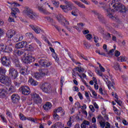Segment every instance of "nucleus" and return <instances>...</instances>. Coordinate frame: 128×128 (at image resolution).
<instances>
[{
	"mask_svg": "<svg viewBox=\"0 0 128 128\" xmlns=\"http://www.w3.org/2000/svg\"><path fill=\"white\" fill-rule=\"evenodd\" d=\"M24 14H26L29 18L34 20L38 18V14L34 12L32 9L28 6H25L24 10L23 11Z\"/></svg>",
	"mask_w": 128,
	"mask_h": 128,
	"instance_id": "nucleus-1",
	"label": "nucleus"
},
{
	"mask_svg": "<svg viewBox=\"0 0 128 128\" xmlns=\"http://www.w3.org/2000/svg\"><path fill=\"white\" fill-rule=\"evenodd\" d=\"M102 78L104 82H106L108 90H110L112 87L114 88V79L112 76L108 77V76H104L103 75Z\"/></svg>",
	"mask_w": 128,
	"mask_h": 128,
	"instance_id": "nucleus-2",
	"label": "nucleus"
},
{
	"mask_svg": "<svg viewBox=\"0 0 128 128\" xmlns=\"http://www.w3.org/2000/svg\"><path fill=\"white\" fill-rule=\"evenodd\" d=\"M40 88L45 94H50L52 92V85L50 83L44 82L40 86Z\"/></svg>",
	"mask_w": 128,
	"mask_h": 128,
	"instance_id": "nucleus-3",
	"label": "nucleus"
},
{
	"mask_svg": "<svg viewBox=\"0 0 128 128\" xmlns=\"http://www.w3.org/2000/svg\"><path fill=\"white\" fill-rule=\"evenodd\" d=\"M0 82L4 84L6 86H7V84L10 85V82H12V80L8 76L0 75Z\"/></svg>",
	"mask_w": 128,
	"mask_h": 128,
	"instance_id": "nucleus-4",
	"label": "nucleus"
},
{
	"mask_svg": "<svg viewBox=\"0 0 128 128\" xmlns=\"http://www.w3.org/2000/svg\"><path fill=\"white\" fill-rule=\"evenodd\" d=\"M0 60L2 64L4 66L8 67L10 66V58L6 56H3L1 57Z\"/></svg>",
	"mask_w": 128,
	"mask_h": 128,
	"instance_id": "nucleus-5",
	"label": "nucleus"
},
{
	"mask_svg": "<svg viewBox=\"0 0 128 128\" xmlns=\"http://www.w3.org/2000/svg\"><path fill=\"white\" fill-rule=\"evenodd\" d=\"M65 4H66V6H64V5L60 6V8H62L63 10H72L73 4L72 2H68V1H66Z\"/></svg>",
	"mask_w": 128,
	"mask_h": 128,
	"instance_id": "nucleus-6",
	"label": "nucleus"
},
{
	"mask_svg": "<svg viewBox=\"0 0 128 128\" xmlns=\"http://www.w3.org/2000/svg\"><path fill=\"white\" fill-rule=\"evenodd\" d=\"M35 60L36 58L31 56L26 55V56L22 58V62H24V64H30V62H33Z\"/></svg>",
	"mask_w": 128,
	"mask_h": 128,
	"instance_id": "nucleus-7",
	"label": "nucleus"
},
{
	"mask_svg": "<svg viewBox=\"0 0 128 128\" xmlns=\"http://www.w3.org/2000/svg\"><path fill=\"white\" fill-rule=\"evenodd\" d=\"M48 74V72L46 69H43L41 72H36L34 74V76L36 78H44L46 74Z\"/></svg>",
	"mask_w": 128,
	"mask_h": 128,
	"instance_id": "nucleus-8",
	"label": "nucleus"
},
{
	"mask_svg": "<svg viewBox=\"0 0 128 128\" xmlns=\"http://www.w3.org/2000/svg\"><path fill=\"white\" fill-rule=\"evenodd\" d=\"M9 74L12 78L14 80L18 78V70L14 69V68H11L9 69Z\"/></svg>",
	"mask_w": 128,
	"mask_h": 128,
	"instance_id": "nucleus-9",
	"label": "nucleus"
},
{
	"mask_svg": "<svg viewBox=\"0 0 128 128\" xmlns=\"http://www.w3.org/2000/svg\"><path fill=\"white\" fill-rule=\"evenodd\" d=\"M31 96L36 104H41L42 100V98L40 97L39 94H36L34 92L31 94Z\"/></svg>",
	"mask_w": 128,
	"mask_h": 128,
	"instance_id": "nucleus-10",
	"label": "nucleus"
},
{
	"mask_svg": "<svg viewBox=\"0 0 128 128\" xmlns=\"http://www.w3.org/2000/svg\"><path fill=\"white\" fill-rule=\"evenodd\" d=\"M20 90L22 92V94H24V96H28L30 94V87L28 86H22Z\"/></svg>",
	"mask_w": 128,
	"mask_h": 128,
	"instance_id": "nucleus-11",
	"label": "nucleus"
},
{
	"mask_svg": "<svg viewBox=\"0 0 128 128\" xmlns=\"http://www.w3.org/2000/svg\"><path fill=\"white\" fill-rule=\"evenodd\" d=\"M120 2V0H114L112 1V2L110 4V6H112L116 10L122 4Z\"/></svg>",
	"mask_w": 128,
	"mask_h": 128,
	"instance_id": "nucleus-12",
	"label": "nucleus"
},
{
	"mask_svg": "<svg viewBox=\"0 0 128 128\" xmlns=\"http://www.w3.org/2000/svg\"><path fill=\"white\" fill-rule=\"evenodd\" d=\"M11 100L14 104H18L20 100V96L18 94H14L11 96Z\"/></svg>",
	"mask_w": 128,
	"mask_h": 128,
	"instance_id": "nucleus-13",
	"label": "nucleus"
},
{
	"mask_svg": "<svg viewBox=\"0 0 128 128\" xmlns=\"http://www.w3.org/2000/svg\"><path fill=\"white\" fill-rule=\"evenodd\" d=\"M54 112H55L56 114H59L60 116H64L65 114L64 111V110H62V107L54 109Z\"/></svg>",
	"mask_w": 128,
	"mask_h": 128,
	"instance_id": "nucleus-14",
	"label": "nucleus"
},
{
	"mask_svg": "<svg viewBox=\"0 0 128 128\" xmlns=\"http://www.w3.org/2000/svg\"><path fill=\"white\" fill-rule=\"evenodd\" d=\"M10 42V41L7 42L8 46H6L5 52H12V43Z\"/></svg>",
	"mask_w": 128,
	"mask_h": 128,
	"instance_id": "nucleus-15",
	"label": "nucleus"
},
{
	"mask_svg": "<svg viewBox=\"0 0 128 128\" xmlns=\"http://www.w3.org/2000/svg\"><path fill=\"white\" fill-rule=\"evenodd\" d=\"M5 90H7V92H8L9 94L14 92V87L12 86V82H10V84L6 85Z\"/></svg>",
	"mask_w": 128,
	"mask_h": 128,
	"instance_id": "nucleus-16",
	"label": "nucleus"
},
{
	"mask_svg": "<svg viewBox=\"0 0 128 128\" xmlns=\"http://www.w3.org/2000/svg\"><path fill=\"white\" fill-rule=\"evenodd\" d=\"M27 44L26 42H21L18 43H17L15 45V48H24V46H26Z\"/></svg>",
	"mask_w": 128,
	"mask_h": 128,
	"instance_id": "nucleus-17",
	"label": "nucleus"
},
{
	"mask_svg": "<svg viewBox=\"0 0 128 128\" xmlns=\"http://www.w3.org/2000/svg\"><path fill=\"white\" fill-rule=\"evenodd\" d=\"M29 26L36 32V34L40 33V28L38 26L34 24H30Z\"/></svg>",
	"mask_w": 128,
	"mask_h": 128,
	"instance_id": "nucleus-18",
	"label": "nucleus"
},
{
	"mask_svg": "<svg viewBox=\"0 0 128 128\" xmlns=\"http://www.w3.org/2000/svg\"><path fill=\"white\" fill-rule=\"evenodd\" d=\"M16 34V31L14 30H8L6 32V36L8 38H12Z\"/></svg>",
	"mask_w": 128,
	"mask_h": 128,
	"instance_id": "nucleus-19",
	"label": "nucleus"
},
{
	"mask_svg": "<svg viewBox=\"0 0 128 128\" xmlns=\"http://www.w3.org/2000/svg\"><path fill=\"white\" fill-rule=\"evenodd\" d=\"M52 103L50 102H46L44 106H43V108L44 110H46V112H48V110H50L52 108Z\"/></svg>",
	"mask_w": 128,
	"mask_h": 128,
	"instance_id": "nucleus-20",
	"label": "nucleus"
},
{
	"mask_svg": "<svg viewBox=\"0 0 128 128\" xmlns=\"http://www.w3.org/2000/svg\"><path fill=\"white\" fill-rule=\"evenodd\" d=\"M12 12L11 14L14 18H16V13H20V10L18 8H11Z\"/></svg>",
	"mask_w": 128,
	"mask_h": 128,
	"instance_id": "nucleus-21",
	"label": "nucleus"
},
{
	"mask_svg": "<svg viewBox=\"0 0 128 128\" xmlns=\"http://www.w3.org/2000/svg\"><path fill=\"white\" fill-rule=\"evenodd\" d=\"M22 40H24V36L20 34H18L14 37L13 40L15 42H18L22 41Z\"/></svg>",
	"mask_w": 128,
	"mask_h": 128,
	"instance_id": "nucleus-22",
	"label": "nucleus"
},
{
	"mask_svg": "<svg viewBox=\"0 0 128 128\" xmlns=\"http://www.w3.org/2000/svg\"><path fill=\"white\" fill-rule=\"evenodd\" d=\"M8 94V90L6 88H0V98H4L6 94Z\"/></svg>",
	"mask_w": 128,
	"mask_h": 128,
	"instance_id": "nucleus-23",
	"label": "nucleus"
},
{
	"mask_svg": "<svg viewBox=\"0 0 128 128\" xmlns=\"http://www.w3.org/2000/svg\"><path fill=\"white\" fill-rule=\"evenodd\" d=\"M115 10H119L120 12H126V8L124 5L121 4Z\"/></svg>",
	"mask_w": 128,
	"mask_h": 128,
	"instance_id": "nucleus-24",
	"label": "nucleus"
},
{
	"mask_svg": "<svg viewBox=\"0 0 128 128\" xmlns=\"http://www.w3.org/2000/svg\"><path fill=\"white\" fill-rule=\"evenodd\" d=\"M114 10H112L110 8L106 10V16L108 18H112V20H116V18L112 16V14H110L111 12H112Z\"/></svg>",
	"mask_w": 128,
	"mask_h": 128,
	"instance_id": "nucleus-25",
	"label": "nucleus"
},
{
	"mask_svg": "<svg viewBox=\"0 0 128 128\" xmlns=\"http://www.w3.org/2000/svg\"><path fill=\"white\" fill-rule=\"evenodd\" d=\"M20 74L24 76H26L28 74V68H22L20 70Z\"/></svg>",
	"mask_w": 128,
	"mask_h": 128,
	"instance_id": "nucleus-26",
	"label": "nucleus"
},
{
	"mask_svg": "<svg viewBox=\"0 0 128 128\" xmlns=\"http://www.w3.org/2000/svg\"><path fill=\"white\" fill-rule=\"evenodd\" d=\"M29 84H31V86H38V83L36 80H34L32 79V78H30L28 80Z\"/></svg>",
	"mask_w": 128,
	"mask_h": 128,
	"instance_id": "nucleus-27",
	"label": "nucleus"
},
{
	"mask_svg": "<svg viewBox=\"0 0 128 128\" xmlns=\"http://www.w3.org/2000/svg\"><path fill=\"white\" fill-rule=\"evenodd\" d=\"M74 4H76L78 6L79 8H86V6H84V4L80 2L75 0V1H74Z\"/></svg>",
	"mask_w": 128,
	"mask_h": 128,
	"instance_id": "nucleus-28",
	"label": "nucleus"
},
{
	"mask_svg": "<svg viewBox=\"0 0 128 128\" xmlns=\"http://www.w3.org/2000/svg\"><path fill=\"white\" fill-rule=\"evenodd\" d=\"M76 70H78V72H84V68H82V67L80 66H78V67H77L76 68H74L72 70V71L74 72V74H76Z\"/></svg>",
	"mask_w": 128,
	"mask_h": 128,
	"instance_id": "nucleus-29",
	"label": "nucleus"
},
{
	"mask_svg": "<svg viewBox=\"0 0 128 128\" xmlns=\"http://www.w3.org/2000/svg\"><path fill=\"white\" fill-rule=\"evenodd\" d=\"M13 62L15 64V66L16 68H20V60L18 58L13 59Z\"/></svg>",
	"mask_w": 128,
	"mask_h": 128,
	"instance_id": "nucleus-30",
	"label": "nucleus"
},
{
	"mask_svg": "<svg viewBox=\"0 0 128 128\" xmlns=\"http://www.w3.org/2000/svg\"><path fill=\"white\" fill-rule=\"evenodd\" d=\"M38 62L40 65L42 66L46 67V59H41L38 61Z\"/></svg>",
	"mask_w": 128,
	"mask_h": 128,
	"instance_id": "nucleus-31",
	"label": "nucleus"
},
{
	"mask_svg": "<svg viewBox=\"0 0 128 128\" xmlns=\"http://www.w3.org/2000/svg\"><path fill=\"white\" fill-rule=\"evenodd\" d=\"M56 18L57 20H58V22H62V20H64V16H62V15L60 14H59L58 15H56Z\"/></svg>",
	"mask_w": 128,
	"mask_h": 128,
	"instance_id": "nucleus-32",
	"label": "nucleus"
},
{
	"mask_svg": "<svg viewBox=\"0 0 128 128\" xmlns=\"http://www.w3.org/2000/svg\"><path fill=\"white\" fill-rule=\"evenodd\" d=\"M6 72V70L4 67H0V76H4Z\"/></svg>",
	"mask_w": 128,
	"mask_h": 128,
	"instance_id": "nucleus-33",
	"label": "nucleus"
},
{
	"mask_svg": "<svg viewBox=\"0 0 128 128\" xmlns=\"http://www.w3.org/2000/svg\"><path fill=\"white\" fill-rule=\"evenodd\" d=\"M6 46H4V44H0V52H6Z\"/></svg>",
	"mask_w": 128,
	"mask_h": 128,
	"instance_id": "nucleus-34",
	"label": "nucleus"
},
{
	"mask_svg": "<svg viewBox=\"0 0 128 128\" xmlns=\"http://www.w3.org/2000/svg\"><path fill=\"white\" fill-rule=\"evenodd\" d=\"M26 36L28 38H32V40H34V34H32V32L26 33Z\"/></svg>",
	"mask_w": 128,
	"mask_h": 128,
	"instance_id": "nucleus-35",
	"label": "nucleus"
},
{
	"mask_svg": "<svg viewBox=\"0 0 128 128\" xmlns=\"http://www.w3.org/2000/svg\"><path fill=\"white\" fill-rule=\"evenodd\" d=\"M36 8H38V10L40 12H42L43 14H44L46 12V10L42 8V6H40L38 5H37Z\"/></svg>",
	"mask_w": 128,
	"mask_h": 128,
	"instance_id": "nucleus-36",
	"label": "nucleus"
},
{
	"mask_svg": "<svg viewBox=\"0 0 128 128\" xmlns=\"http://www.w3.org/2000/svg\"><path fill=\"white\" fill-rule=\"evenodd\" d=\"M80 12V10H78V9L76 8L74 10H72L71 12L72 14V16H78V12Z\"/></svg>",
	"mask_w": 128,
	"mask_h": 128,
	"instance_id": "nucleus-37",
	"label": "nucleus"
},
{
	"mask_svg": "<svg viewBox=\"0 0 128 128\" xmlns=\"http://www.w3.org/2000/svg\"><path fill=\"white\" fill-rule=\"evenodd\" d=\"M53 118L56 120H60V116H58V114L57 113H53Z\"/></svg>",
	"mask_w": 128,
	"mask_h": 128,
	"instance_id": "nucleus-38",
	"label": "nucleus"
},
{
	"mask_svg": "<svg viewBox=\"0 0 128 128\" xmlns=\"http://www.w3.org/2000/svg\"><path fill=\"white\" fill-rule=\"evenodd\" d=\"M25 46L28 50H30V52L34 50V47L32 46V45H28V44H26V46Z\"/></svg>",
	"mask_w": 128,
	"mask_h": 128,
	"instance_id": "nucleus-39",
	"label": "nucleus"
},
{
	"mask_svg": "<svg viewBox=\"0 0 128 128\" xmlns=\"http://www.w3.org/2000/svg\"><path fill=\"white\" fill-rule=\"evenodd\" d=\"M114 68L116 70H120V64L118 63H115L114 64Z\"/></svg>",
	"mask_w": 128,
	"mask_h": 128,
	"instance_id": "nucleus-40",
	"label": "nucleus"
},
{
	"mask_svg": "<svg viewBox=\"0 0 128 128\" xmlns=\"http://www.w3.org/2000/svg\"><path fill=\"white\" fill-rule=\"evenodd\" d=\"M106 40H110L112 38V34H110L107 32L104 36Z\"/></svg>",
	"mask_w": 128,
	"mask_h": 128,
	"instance_id": "nucleus-41",
	"label": "nucleus"
},
{
	"mask_svg": "<svg viewBox=\"0 0 128 128\" xmlns=\"http://www.w3.org/2000/svg\"><path fill=\"white\" fill-rule=\"evenodd\" d=\"M52 2L55 8H58L60 6V2L58 1H52Z\"/></svg>",
	"mask_w": 128,
	"mask_h": 128,
	"instance_id": "nucleus-42",
	"label": "nucleus"
},
{
	"mask_svg": "<svg viewBox=\"0 0 128 128\" xmlns=\"http://www.w3.org/2000/svg\"><path fill=\"white\" fill-rule=\"evenodd\" d=\"M19 116L21 120H26V117L24 116V114L22 113H20Z\"/></svg>",
	"mask_w": 128,
	"mask_h": 128,
	"instance_id": "nucleus-43",
	"label": "nucleus"
},
{
	"mask_svg": "<svg viewBox=\"0 0 128 128\" xmlns=\"http://www.w3.org/2000/svg\"><path fill=\"white\" fill-rule=\"evenodd\" d=\"M52 58H54L56 62H58V55L56 54V52L52 53Z\"/></svg>",
	"mask_w": 128,
	"mask_h": 128,
	"instance_id": "nucleus-44",
	"label": "nucleus"
},
{
	"mask_svg": "<svg viewBox=\"0 0 128 128\" xmlns=\"http://www.w3.org/2000/svg\"><path fill=\"white\" fill-rule=\"evenodd\" d=\"M72 117H70L68 122H67V126H69V128H72Z\"/></svg>",
	"mask_w": 128,
	"mask_h": 128,
	"instance_id": "nucleus-45",
	"label": "nucleus"
},
{
	"mask_svg": "<svg viewBox=\"0 0 128 128\" xmlns=\"http://www.w3.org/2000/svg\"><path fill=\"white\" fill-rule=\"evenodd\" d=\"M33 40H34V41L37 42L38 44H39L40 46H42V42L36 37H34L33 38Z\"/></svg>",
	"mask_w": 128,
	"mask_h": 128,
	"instance_id": "nucleus-46",
	"label": "nucleus"
},
{
	"mask_svg": "<svg viewBox=\"0 0 128 128\" xmlns=\"http://www.w3.org/2000/svg\"><path fill=\"white\" fill-rule=\"evenodd\" d=\"M77 26H78L79 27V28H80V30H81L82 28H84V26H86V24L84 23L80 22V23H78L77 24Z\"/></svg>",
	"mask_w": 128,
	"mask_h": 128,
	"instance_id": "nucleus-47",
	"label": "nucleus"
},
{
	"mask_svg": "<svg viewBox=\"0 0 128 128\" xmlns=\"http://www.w3.org/2000/svg\"><path fill=\"white\" fill-rule=\"evenodd\" d=\"M10 4H11L12 6H20V4H18L16 2H11L10 3Z\"/></svg>",
	"mask_w": 128,
	"mask_h": 128,
	"instance_id": "nucleus-48",
	"label": "nucleus"
},
{
	"mask_svg": "<svg viewBox=\"0 0 128 128\" xmlns=\"http://www.w3.org/2000/svg\"><path fill=\"white\" fill-rule=\"evenodd\" d=\"M98 64H99V68L101 72H106V69L102 67V64L100 63H98Z\"/></svg>",
	"mask_w": 128,
	"mask_h": 128,
	"instance_id": "nucleus-49",
	"label": "nucleus"
},
{
	"mask_svg": "<svg viewBox=\"0 0 128 128\" xmlns=\"http://www.w3.org/2000/svg\"><path fill=\"white\" fill-rule=\"evenodd\" d=\"M0 117L1 118L2 122H8V121L6 120V117L4 116V115H0Z\"/></svg>",
	"mask_w": 128,
	"mask_h": 128,
	"instance_id": "nucleus-50",
	"label": "nucleus"
},
{
	"mask_svg": "<svg viewBox=\"0 0 128 128\" xmlns=\"http://www.w3.org/2000/svg\"><path fill=\"white\" fill-rule=\"evenodd\" d=\"M96 72L98 76H102L104 74H102V72L100 70H96Z\"/></svg>",
	"mask_w": 128,
	"mask_h": 128,
	"instance_id": "nucleus-51",
	"label": "nucleus"
},
{
	"mask_svg": "<svg viewBox=\"0 0 128 128\" xmlns=\"http://www.w3.org/2000/svg\"><path fill=\"white\" fill-rule=\"evenodd\" d=\"M100 124L101 128H104V126H106V123H104V122L102 121H100Z\"/></svg>",
	"mask_w": 128,
	"mask_h": 128,
	"instance_id": "nucleus-52",
	"label": "nucleus"
},
{
	"mask_svg": "<svg viewBox=\"0 0 128 128\" xmlns=\"http://www.w3.org/2000/svg\"><path fill=\"white\" fill-rule=\"evenodd\" d=\"M6 116H9V118H12V112H10L8 111H6Z\"/></svg>",
	"mask_w": 128,
	"mask_h": 128,
	"instance_id": "nucleus-53",
	"label": "nucleus"
},
{
	"mask_svg": "<svg viewBox=\"0 0 128 128\" xmlns=\"http://www.w3.org/2000/svg\"><path fill=\"white\" fill-rule=\"evenodd\" d=\"M114 112H115L116 114L118 116H120V112L116 108H114Z\"/></svg>",
	"mask_w": 128,
	"mask_h": 128,
	"instance_id": "nucleus-54",
	"label": "nucleus"
},
{
	"mask_svg": "<svg viewBox=\"0 0 128 128\" xmlns=\"http://www.w3.org/2000/svg\"><path fill=\"white\" fill-rule=\"evenodd\" d=\"M86 38H87V40H92V34H88L86 36Z\"/></svg>",
	"mask_w": 128,
	"mask_h": 128,
	"instance_id": "nucleus-55",
	"label": "nucleus"
},
{
	"mask_svg": "<svg viewBox=\"0 0 128 128\" xmlns=\"http://www.w3.org/2000/svg\"><path fill=\"white\" fill-rule=\"evenodd\" d=\"M84 45L86 46V48H90V43L84 42Z\"/></svg>",
	"mask_w": 128,
	"mask_h": 128,
	"instance_id": "nucleus-56",
	"label": "nucleus"
},
{
	"mask_svg": "<svg viewBox=\"0 0 128 128\" xmlns=\"http://www.w3.org/2000/svg\"><path fill=\"white\" fill-rule=\"evenodd\" d=\"M23 54H24V52L22 50H18L16 52V54H17V56H20Z\"/></svg>",
	"mask_w": 128,
	"mask_h": 128,
	"instance_id": "nucleus-57",
	"label": "nucleus"
},
{
	"mask_svg": "<svg viewBox=\"0 0 128 128\" xmlns=\"http://www.w3.org/2000/svg\"><path fill=\"white\" fill-rule=\"evenodd\" d=\"M121 57V62H126V60H128V58L126 57H124L123 56H120Z\"/></svg>",
	"mask_w": 128,
	"mask_h": 128,
	"instance_id": "nucleus-58",
	"label": "nucleus"
},
{
	"mask_svg": "<svg viewBox=\"0 0 128 128\" xmlns=\"http://www.w3.org/2000/svg\"><path fill=\"white\" fill-rule=\"evenodd\" d=\"M115 102H117L119 106H122V101H120L118 98V99H115Z\"/></svg>",
	"mask_w": 128,
	"mask_h": 128,
	"instance_id": "nucleus-59",
	"label": "nucleus"
},
{
	"mask_svg": "<svg viewBox=\"0 0 128 128\" xmlns=\"http://www.w3.org/2000/svg\"><path fill=\"white\" fill-rule=\"evenodd\" d=\"M55 124L57 127L58 126L59 128H62V122H58Z\"/></svg>",
	"mask_w": 128,
	"mask_h": 128,
	"instance_id": "nucleus-60",
	"label": "nucleus"
},
{
	"mask_svg": "<svg viewBox=\"0 0 128 128\" xmlns=\"http://www.w3.org/2000/svg\"><path fill=\"white\" fill-rule=\"evenodd\" d=\"M120 56V52L118 50H116L115 51V56Z\"/></svg>",
	"mask_w": 128,
	"mask_h": 128,
	"instance_id": "nucleus-61",
	"label": "nucleus"
},
{
	"mask_svg": "<svg viewBox=\"0 0 128 128\" xmlns=\"http://www.w3.org/2000/svg\"><path fill=\"white\" fill-rule=\"evenodd\" d=\"M89 108H90L91 112H94V106L90 105L89 106Z\"/></svg>",
	"mask_w": 128,
	"mask_h": 128,
	"instance_id": "nucleus-62",
	"label": "nucleus"
},
{
	"mask_svg": "<svg viewBox=\"0 0 128 128\" xmlns=\"http://www.w3.org/2000/svg\"><path fill=\"white\" fill-rule=\"evenodd\" d=\"M98 15L100 16H97L98 18L100 20H104V16L100 14H98Z\"/></svg>",
	"mask_w": 128,
	"mask_h": 128,
	"instance_id": "nucleus-63",
	"label": "nucleus"
},
{
	"mask_svg": "<svg viewBox=\"0 0 128 128\" xmlns=\"http://www.w3.org/2000/svg\"><path fill=\"white\" fill-rule=\"evenodd\" d=\"M82 122L86 126H90V122L86 120H84Z\"/></svg>",
	"mask_w": 128,
	"mask_h": 128,
	"instance_id": "nucleus-64",
	"label": "nucleus"
}]
</instances>
